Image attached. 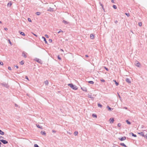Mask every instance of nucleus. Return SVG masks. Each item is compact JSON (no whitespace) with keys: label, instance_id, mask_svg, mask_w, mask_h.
<instances>
[{"label":"nucleus","instance_id":"obj_43","mask_svg":"<svg viewBox=\"0 0 147 147\" xmlns=\"http://www.w3.org/2000/svg\"><path fill=\"white\" fill-rule=\"evenodd\" d=\"M45 36L46 38H49L48 36V35L47 34H45Z\"/></svg>","mask_w":147,"mask_h":147},{"label":"nucleus","instance_id":"obj_16","mask_svg":"<svg viewBox=\"0 0 147 147\" xmlns=\"http://www.w3.org/2000/svg\"><path fill=\"white\" fill-rule=\"evenodd\" d=\"M63 23L64 24H67L68 23V22L66 21L65 20H63Z\"/></svg>","mask_w":147,"mask_h":147},{"label":"nucleus","instance_id":"obj_36","mask_svg":"<svg viewBox=\"0 0 147 147\" xmlns=\"http://www.w3.org/2000/svg\"><path fill=\"white\" fill-rule=\"evenodd\" d=\"M0 64L1 65H3V62L1 61H0Z\"/></svg>","mask_w":147,"mask_h":147},{"label":"nucleus","instance_id":"obj_47","mask_svg":"<svg viewBox=\"0 0 147 147\" xmlns=\"http://www.w3.org/2000/svg\"><path fill=\"white\" fill-rule=\"evenodd\" d=\"M26 79L29 80V79H28V76H26Z\"/></svg>","mask_w":147,"mask_h":147},{"label":"nucleus","instance_id":"obj_41","mask_svg":"<svg viewBox=\"0 0 147 147\" xmlns=\"http://www.w3.org/2000/svg\"><path fill=\"white\" fill-rule=\"evenodd\" d=\"M99 3L100 5V6H101L102 7V6H103V5H102V3H101V2H99Z\"/></svg>","mask_w":147,"mask_h":147},{"label":"nucleus","instance_id":"obj_24","mask_svg":"<svg viewBox=\"0 0 147 147\" xmlns=\"http://www.w3.org/2000/svg\"><path fill=\"white\" fill-rule=\"evenodd\" d=\"M113 81L115 82L116 86H117L119 85V83L117 82L115 80H113Z\"/></svg>","mask_w":147,"mask_h":147},{"label":"nucleus","instance_id":"obj_37","mask_svg":"<svg viewBox=\"0 0 147 147\" xmlns=\"http://www.w3.org/2000/svg\"><path fill=\"white\" fill-rule=\"evenodd\" d=\"M121 125V124L120 123H119L118 124V125H117V126L119 127H120Z\"/></svg>","mask_w":147,"mask_h":147},{"label":"nucleus","instance_id":"obj_48","mask_svg":"<svg viewBox=\"0 0 147 147\" xmlns=\"http://www.w3.org/2000/svg\"><path fill=\"white\" fill-rule=\"evenodd\" d=\"M4 30H8V29L7 28H4Z\"/></svg>","mask_w":147,"mask_h":147},{"label":"nucleus","instance_id":"obj_50","mask_svg":"<svg viewBox=\"0 0 147 147\" xmlns=\"http://www.w3.org/2000/svg\"><path fill=\"white\" fill-rule=\"evenodd\" d=\"M56 131L54 130H52V132H54V133H55V132H56Z\"/></svg>","mask_w":147,"mask_h":147},{"label":"nucleus","instance_id":"obj_11","mask_svg":"<svg viewBox=\"0 0 147 147\" xmlns=\"http://www.w3.org/2000/svg\"><path fill=\"white\" fill-rule=\"evenodd\" d=\"M36 125L37 127H38V128H40L41 129H43V127H42V126H40L38 124H36Z\"/></svg>","mask_w":147,"mask_h":147},{"label":"nucleus","instance_id":"obj_29","mask_svg":"<svg viewBox=\"0 0 147 147\" xmlns=\"http://www.w3.org/2000/svg\"><path fill=\"white\" fill-rule=\"evenodd\" d=\"M36 14L38 16V15H40V12H37L36 13Z\"/></svg>","mask_w":147,"mask_h":147},{"label":"nucleus","instance_id":"obj_46","mask_svg":"<svg viewBox=\"0 0 147 147\" xmlns=\"http://www.w3.org/2000/svg\"><path fill=\"white\" fill-rule=\"evenodd\" d=\"M145 138H146L147 139V134L145 135Z\"/></svg>","mask_w":147,"mask_h":147},{"label":"nucleus","instance_id":"obj_32","mask_svg":"<svg viewBox=\"0 0 147 147\" xmlns=\"http://www.w3.org/2000/svg\"><path fill=\"white\" fill-rule=\"evenodd\" d=\"M138 25L139 26H142V23L141 22H139Z\"/></svg>","mask_w":147,"mask_h":147},{"label":"nucleus","instance_id":"obj_26","mask_svg":"<svg viewBox=\"0 0 147 147\" xmlns=\"http://www.w3.org/2000/svg\"><path fill=\"white\" fill-rule=\"evenodd\" d=\"M88 82L91 84H93L94 83V82L92 81H89Z\"/></svg>","mask_w":147,"mask_h":147},{"label":"nucleus","instance_id":"obj_61","mask_svg":"<svg viewBox=\"0 0 147 147\" xmlns=\"http://www.w3.org/2000/svg\"><path fill=\"white\" fill-rule=\"evenodd\" d=\"M15 106H17V105L16 104H15Z\"/></svg>","mask_w":147,"mask_h":147},{"label":"nucleus","instance_id":"obj_57","mask_svg":"<svg viewBox=\"0 0 147 147\" xmlns=\"http://www.w3.org/2000/svg\"><path fill=\"white\" fill-rule=\"evenodd\" d=\"M124 109H127V107H124Z\"/></svg>","mask_w":147,"mask_h":147},{"label":"nucleus","instance_id":"obj_20","mask_svg":"<svg viewBox=\"0 0 147 147\" xmlns=\"http://www.w3.org/2000/svg\"><path fill=\"white\" fill-rule=\"evenodd\" d=\"M41 133L42 134L45 135L46 134V132L45 131H41Z\"/></svg>","mask_w":147,"mask_h":147},{"label":"nucleus","instance_id":"obj_53","mask_svg":"<svg viewBox=\"0 0 147 147\" xmlns=\"http://www.w3.org/2000/svg\"><path fill=\"white\" fill-rule=\"evenodd\" d=\"M111 2L113 3H114V0H111Z\"/></svg>","mask_w":147,"mask_h":147},{"label":"nucleus","instance_id":"obj_30","mask_svg":"<svg viewBox=\"0 0 147 147\" xmlns=\"http://www.w3.org/2000/svg\"><path fill=\"white\" fill-rule=\"evenodd\" d=\"M20 63L21 65H23L24 63V62L23 61H22L20 62Z\"/></svg>","mask_w":147,"mask_h":147},{"label":"nucleus","instance_id":"obj_19","mask_svg":"<svg viewBox=\"0 0 147 147\" xmlns=\"http://www.w3.org/2000/svg\"><path fill=\"white\" fill-rule=\"evenodd\" d=\"M0 134L1 135H3L4 134V132L0 129Z\"/></svg>","mask_w":147,"mask_h":147},{"label":"nucleus","instance_id":"obj_55","mask_svg":"<svg viewBox=\"0 0 147 147\" xmlns=\"http://www.w3.org/2000/svg\"><path fill=\"white\" fill-rule=\"evenodd\" d=\"M101 81L102 82H104L105 81L104 80H101Z\"/></svg>","mask_w":147,"mask_h":147},{"label":"nucleus","instance_id":"obj_63","mask_svg":"<svg viewBox=\"0 0 147 147\" xmlns=\"http://www.w3.org/2000/svg\"><path fill=\"white\" fill-rule=\"evenodd\" d=\"M0 147H1V145H0Z\"/></svg>","mask_w":147,"mask_h":147},{"label":"nucleus","instance_id":"obj_15","mask_svg":"<svg viewBox=\"0 0 147 147\" xmlns=\"http://www.w3.org/2000/svg\"><path fill=\"white\" fill-rule=\"evenodd\" d=\"M139 134H140L143 137H144L145 138V135H144V134L143 132H141L140 133H139Z\"/></svg>","mask_w":147,"mask_h":147},{"label":"nucleus","instance_id":"obj_52","mask_svg":"<svg viewBox=\"0 0 147 147\" xmlns=\"http://www.w3.org/2000/svg\"><path fill=\"white\" fill-rule=\"evenodd\" d=\"M115 24H117L118 22V21L117 20H116L115 21Z\"/></svg>","mask_w":147,"mask_h":147},{"label":"nucleus","instance_id":"obj_51","mask_svg":"<svg viewBox=\"0 0 147 147\" xmlns=\"http://www.w3.org/2000/svg\"><path fill=\"white\" fill-rule=\"evenodd\" d=\"M49 41L50 42H51L52 41V39H49Z\"/></svg>","mask_w":147,"mask_h":147},{"label":"nucleus","instance_id":"obj_28","mask_svg":"<svg viewBox=\"0 0 147 147\" xmlns=\"http://www.w3.org/2000/svg\"><path fill=\"white\" fill-rule=\"evenodd\" d=\"M126 122L128 124H131L130 122L128 120H126Z\"/></svg>","mask_w":147,"mask_h":147},{"label":"nucleus","instance_id":"obj_3","mask_svg":"<svg viewBox=\"0 0 147 147\" xmlns=\"http://www.w3.org/2000/svg\"><path fill=\"white\" fill-rule=\"evenodd\" d=\"M27 53L24 51H23L22 53V56L24 58H26L27 57L26 54Z\"/></svg>","mask_w":147,"mask_h":147},{"label":"nucleus","instance_id":"obj_34","mask_svg":"<svg viewBox=\"0 0 147 147\" xmlns=\"http://www.w3.org/2000/svg\"><path fill=\"white\" fill-rule=\"evenodd\" d=\"M113 7L115 9H116L117 8V6L115 5H113Z\"/></svg>","mask_w":147,"mask_h":147},{"label":"nucleus","instance_id":"obj_2","mask_svg":"<svg viewBox=\"0 0 147 147\" xmlns=\"http://www.w3.org/2000/svg\"><path fill=\"white\" fill-rule=\"evenodd\" d=\"M0 141L4 144H5L8 143V142L7 141L3 140H0Z\"/></svg>","mask_w":147,"mask_h":147},{"label":"nucleus","instance_id":"obj_44","mask_svg":"<svg viewBox=\"0 0 147 147\" xmlns=\"http://www.w3.org/2000/svg\"><path fill=\"white\" fill-rule=\"evenodd\" d=\"M8 69L9 70H11V68L10 67H8Z\"/></svg>","mask_w":147,"mask_h":147},{"label":"nucleus","instance_id":"obj_27","mask_svg":"<svg viewBox=\"0 0 147 147\" xmlns=\"http://www.w3.org/2000/svg\"><path fill=\"white\" fill-rule=\"evenodd\" d=\"M78 134V132L77 131H75L74 133V134L75 136L77 135Z\"/></svg>","mask_w":147,"mask_h":147},{"label":"nucleus","instance_id":"obj_12","mask_svg":"<svg viewBox=\"0 0 147 147\" xmlns=\"http://www.w3.org/2000/svg\"><path fill=\"white\" fill-rule=\"evenodd\" d=\"M47 11H53V9L51 7H50L49 9H48Z\"/></svg>","mask_w":147,"mask_h":147},{"label":"nucleus","instance_id":"obj_17","mask_svg":"<svg viewBox=\"0 0 147 147\" xmlns=\"http://www.w3.org/2000/svg\"><path fill=\"white\" fill-rule=\"evenodd\" d=\"M12 5V3H11V2H9L8 3L7 5L8 6L10 7Z\"/></svg>","mask_w":147,"mask_h":147},{"label":"nucleus","instance_id":"obj_10","mask_svg":"<svg viewBox=\"0 0 147 147\" xmlns=\"http://www.w3.org/2000/svg\"><path fill=\"white\" fill-rule=\"evenodd\" d=\"M126 81L128 83H131V81L128 78H126Z\"/></svg>","mask_w":147,"mask_h":147},{"label":"nucleus","instance_id":"obj_25","mask_svg":"<svg viewBox=\"0 0 147 147\" xmlns=\"http://www.w3.org/2000/svg\"><path fill=\"white\" fill-rule=\"evenodd\" d=\"M98 107H102V105H101L100 103H98Z\"/></svg>","mask_w":147,"mask_h":147},{"label":"nucleus","instance_id":"obj_21","mask_svg":"<svg viewBox=\"0 0 147 147\" xmlns=\"http://www.w3.org/2000/svg\"><path fill=\"white\" fill-rule=\"evenodd\" d=\"M120 145L125 147H127L126 145L123 143H121Z\"/></svg>","mask_w":147,"mask_h":147},{"label":"nucleus","instance_id":"obj_38","mask_svg":"<svg viewBox=\"0 0 147 147\" xmlns=\"http://www.w3.org/2000/svg\"><path fill=\"white\" fill-rule=\"evenodd\" d=\"M61 32H63V31L61 30H60L58 32V33L59 34Z\"/></svg>","mask_w":147,"mask_h":147},{"label":"nucleus","instance_id":"obj_9","mask_svg":"<svg viewBox=\"0 0 147 147\" xmlns=\"http://www.w3.org/2000/svg\"><path fill=\"white\" fill-rule=\"evenodd\" d=\"M19 32L20 34L21 35H22L23 36H25V33L24 32H22L20 31H19Z\"/></svg>","mask_w":147,"mask_h":147},{"label":"nucleus","instance_id":"obj_58","mask_svg":"<svg viewBox=\"0 0 147 147\" xmlns=\"http://www.w3.org/2000/svg\"><path fill=\"white\" fill-rule=\"evenodd\" d=\"M118 96H119V98H121V97H120V96L119 95V94H118Z\"/></svg>","mask_w":147,"mask_h":147},{"label":"nucleus","instance_id":"obj_4","mask_svg":"<svg viewBox=\"0 0 147 147\" xmlns=\"http://www.w3.org/2000/svg\"><path fill=\"white\" fill-rule=\"evenodd\" d=\"M119 139L121 141H123L125 140L126 139V137L125 136H124L120 138H119Z\"/></svg>","mask_w":147,"mask_h":147},{"label":"nucleus","instance_id":"obj_31","mask_svg":"<svg viewBox=\"0 0 147 147\" xmlns=\"http://www.w3.org/2000/svg\"><path fill=\"white\" fill-rule=\"evenodd\" d=\"M92 116L93 117H95L96 118L97 117V115L95 114H93L92 115Z\"/></svg>","mask_w":147,"mask_h":147},{"label":"nucleus","instance_id":"obj_40","mask_svg":"<svg viewBox=\"0 0 147 147\" xmlns=\"http://www.w3.org/2000/svg\"><path fill=\"white\" fill-rule=\"evenodd\" d=\"M58 58L59 60H61V58L60 57L59 55L58 56Z\"/></svg>","mask_w":147,"mask_h":147},{"label":"nucleus","instance_id":"obj_5","mask_svg":"<svg viewBox=\"0 0 147 147\" xmlns=\"http://www.w3.org/2000/svg\"><path fill=\"white\" fill-rule=\"evenodd\" d=\"M135 65H136V66H137L138 67H140V64L138 61H136L135 62Z\"/></svg>","mask_w":147,"mask_h":147},{"label":"nucleus","instance_id":"obj_13","mask_svg":"<svg viewBox=\"0 0 147 147\" xmlns=\"http://www.w3.org/2000/svg\"><path fill=\"white\" fill-rule=\"evenodd\" d=\"M94 35L93 34H91L90 35V38L91 39H93L94 38Z\"/></svg>","mask_w":147,"mask_h":147},{"label":"nucleus","instance_id":"obj_14","mask_svg":"<svg viewBox=\"0 0 147 147\" xmlns=\"http://www.w3.org/2000/svg\"><path fill=\"white\" fill-rule=\"evenodd\" d=\"M44 83L46 85H48L49 84V81L47 80H46L44 82Z\"/></svg>","mask_w":147,"mask_h":147},{"label":"nucleus","instance_id":"obj_22","mask_svg":"<svg viewBox=\"0 0 147 147\" xmlns=\"http://www.w3.org/2000/svg\"><path fill=\"white\" fill-rule=\"evenodd\" d=\"M130 134H131L132 136H133L134 137H136V134H134L133 133L131 132L130 133Z\"/></svg>","mask_w":147,"mask_h":147},{"label":"nucleus","instance_id":"obj_45","mask_svg":"<svg viewBox=\"0 0 147 147\" xmlns=\"http://www.w3.org/2000/svg\"><path fill=\"white\" fill-rule=\"evenodd\" d=\"M32 34H33L35 36H36V37H37V35H36V34H34L33 33H32Z\"/></svg>","mask_w":147,"mask_h":147},{"label":"nucleus","instance_id":"obj_56","mask_svg":"<svg viewBox=\"0 0 147 147\" xmlns=\"http://www.w3.org/2000/svg\"><path fill=\"white\" fill-rule=\"evenodd\" d=\"M85 56L86 57H88V55H85Z\"/></svg>","mask_w":147,"mask_h":147},{"label":"nucleus","instance_id":"obj_42","mask_svg":"<svg viewBox=\"0 0 147 147\" xmlns=\"http://www.w3.org/2000/svg\"><path fill=\"white\" fill-rule=\"evenodd\" d=\"M104 68L105 69H106L107 71H108V70H109L106 67H104Z\"/></svg>","mask_w":147,"mask_h":147},{"label":"nucleus","instance_id":"obj_1","mask_svg":"<svg viewBox=\"0 0 147 147\" xmlns=\"http://www.w3.org/2000/svg\"><path fill=\"white\" fill-rule=\"evenodd\" d=\"M68 86H70L71 88L74 90H76L78 89L76 86L73 85L72 84H68Z\"/></svg>","mask_w":147,"mask_h":147},{"label":"nucleus","instance_id":"obj_62","mask_svg":"<svg viewBox=\"0 0 147 147\" xmlns=\"http://www.w3.org/2000/svg\"><path fill=\"white\" fill-rule=\"evenodd\" d=\"M0 23H1V21H0Z\"/></svg>","mask_w":147,"mask_h":147},{"label":"nucleus","instance_id":"obj_60","mask_svg":"<svg viewBox=\"0 0 147 147\" xmlns=\"http://www.w3.org/2000/svg\"><path fill=\"white\" fill-rule=\"evenodd\" d=\"M1 144V142H0V145Z\"/></svg>","mask_w":147,"mask_h":147},{"label":"nucleus","instance_id":"obj_6","mask_svg":"<svg viewBox=\"0 0 147 147\" xmlns=\"http://www.w3.org/2000/svg\"><path fill=\"white\" fill-rule=\"evenodd\" d=\"M114 121V120L113 118H111L109 120L110 123L111 124L113 123Z\"/></svg>","mask_w":147,"mask_h":147},{"label":"nucleus","instance_id":"obj_59","mask_svg":"<svg viewBox=\"0 0 147 147\" xmlns=\"http://www.w3.org/2000/svg\"><path fill=\"white\" fill-rule=\"evenodd\" d=\"M116 147V146H114H114H113V147Z\"/></svg>","mask_w":147,"mask_h":147},{"label":"nucleus","instance_id":"obj_8","mask_svg":"<svg viewBox=\"0 0 147 147\" xmlns=\"http://www.w3.org/2000/svg\"><path fill=\"white\" fill-rule=\"evenodd\" d=\"M81 89L82 90L86 92L87 91V89L86 87H82L81 88Z\"/></svg>","mask_w":147,"mask_h":147},{"label":"nucleus","instance_id":"obj_54","mask_svg":"<svg viewBox=\"0 0 147 147\" xmlns=\"http://www.w3.org/2000/svg\"><path fill=\"white\" fill-rule=\"evenodd\" d=\"M102 8L103 9V10H104V11H105V9H104V8L103 6H102Z\"/></svg>","mask_w":147,"mask_h":147},{"label":"nucleus","instance_id":"obj_39","mask_svg":"<svg viewBox=\"0 0 147 147\" xmlns=\"http://www.w3.org/2000/svg\"><path fill=\"white\" fill-rule=\"evenodd\" d=\"M125 14L128 16L129 17V14L128 13H125Z\"/></svg>","mask_w":147,"mask_h":147},{"label":"nucleus","instance_id":"obj_35","mask_svg":"<svg viewBox=\"0 0 147 147\" xmlns=\"http://www.w3.org/2000/svg\"><path fill=\"white\" fill-rule=\"evenodd\" d=\"M28 20L29 22H32V21L30 18H28Z\"/></svg>","mask_w":147,"mask_h":147},{"label":"nucleus","instance_id":"obj_18","mask_svg":"<svg viewBox=\"0 0 147 147\" xmlns=\"http://www.w3.org/2000/svg\"><path fill=\"white\" fill-rule=\"evenodd\" d=\"M42 38L44 39V40L45 41V43H47V41L46 39L44 37H43V36H42Z\"/></svg>","mask_w":147,"mask_h":147},{"label":"nucleus","instance_id":"obj_7","mask_svg":"<svg viewBox=\"0 0 147 147\" xmlns=\"http://www.w3.org/2000/svg\"><path fill=\"white\" fill-rule=\"evenodd\" d=\"M35 60L36 61L38 62V63H41V61L40 59H39L36 58V59Z\"/></svg>","mask_w":147,"mask_h":147},{"label":"nucleus","instance_id":"obj_33","mask_svg":"<svg viewBox=\"0 0 147 147\" xmlns=\"http://www.w3.org/2000/svg\"><path fill=\"white\" fill-rule=\"evenodd\" d=\"M8 41L9 42V44H10V45H12V44L11 43V42L10 40V39H8Z\"/></svg>","mask_w":147,"mask_h":147},{"label":"nucleus","instance_id":"obj_49","mask_svg":"<svg viewBox=\"0 0 147 147\" xmlns=\"http://www.w3.org/2000/svg\"><path fill=\"white\" fill-rule=\"evenodd\" d=\"M14 66L16 67L17 68H19L18 66L17 65Z\"/></svg>","mask_w":147,"mask_h":147},{"label":"nucleus","instance_id":"obj_23","mask_svg":"<svg viewBox=\"0 0 147 147\" xmlns=\"http://www.w3.org/2000/svg\"><path fill=\"white\" fill-rule=\"evenodd\" d=\"M107 108H108V110L110 111H111V109H112V110L113 109H112L109 106H108L107 107Z\"/></svg>","mask_w":147,"mask_h":147}]
</instances>
